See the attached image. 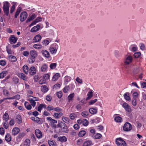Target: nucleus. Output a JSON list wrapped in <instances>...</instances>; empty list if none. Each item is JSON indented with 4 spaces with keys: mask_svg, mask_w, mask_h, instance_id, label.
<instances>
[{
    "mask_svg": "<svg viewBox=\"0 0 146 146\" xmlns=\"http://www.w3.org/2000/svg\"><path fill=\"white\" fill-rule=\"evenodd\" d=\"M57 66V64L56 63H51L50 65V68L52 69H53L55 68Z\"/></svg>",
    "mask_w": 146,
    "mask_h": 146,
    "instance_id": "nucleus-43",
    "label": "nucleus"
},
{
    "mask_svg": "<svg viewBox=\"0 0 146 146\" xmlns=\"http://www.w3.org/2000/svg\"><path fill=\"white\" fill-rule=\"evenodd\" d=\"M77 117V115L74 113H72L70 115V118L72 120L74 119Z\"/></svg>",
    "mask_w": 146,
    "mask_h": 146,
    "instance_id": "nucleus-44",
    "label": "nucleus"
},
{
    "mask_svg": "<svg viewBox=\"0 0 146 146\" xmlns=\"http://www.w3.org/2000/svg\"><path fill=\"white\" fill-rule=\"evenodd\" d=\"M74 94H72L69 95L68 97V100L69 101L71 100L74 96Z\"/></svg>",
    "mask_w": 146,
    "mask_h": 146,
    "instance_id": "nucleus-54",
    "label": "nucleus"
},
{
    "mask_svg": "<svg viewBox=\"0 0 146 146\" xmlns=\"http://www.w3.org/2000/svg\"><path fill=\"white\" fill-rule=\"evenodd\" d=\"M41 53L43 56L47 58H49L50 57V54L46 50H42Z\"/></svg>",
    "mask_w": 146,
    "mask_h": 146,
    "instance_id": "nucleus-8",
    "label": "nucleus"
},
{
    "mask_svg": "<svg viewBox=\"0 0 146 146\" xmlns=\"http://www.w3.org/2000/svg\"><path fill=\"white\" fill-rule=\"evenodd\" d=\"M48 66L46 64H43L41 68V70L42 72H45L47 69Z\"/></svg>",
    "mask_w": 146,
    "mask_h": 146,
    "instance_id": "nucleus-24",
    "label": "nucleus"
},
{
    "mask_svg": "<svg viewBox=\"0 0 146 146\" xmlns=\"http://www.w3.org/2000/svg\"><path fill=\"white\" fill-rule=\"evenodd\" d=\"M9 60L13 62H16L17 60L15 56L12 55L9 56Z\"/></svg>",
    "mask_w": 146,
    "mask_h": 146,
    "instance_id": "nucleus-27",
    "label": "nucleus"
},
{
    "mask_svg": "<svg viewBox=\"0 0 146 146\" xmlns=\"http://www.w3.org/2000/svg\"><path fill=\"white\" fill-rule=\"evenodd\" d=\"M30 143V140L28 139H27L24 143V146H29Z\"/></svg>",
    "mask_w": 146,
    "mask_h": 146,
    "instance_id": "nucleus-37",
    "label": "nucleus"
},
{
    "mask_svg": "<svg viewBox=\"0 0 146 146\" xmlns=\"http://www.w3.org/2000/svg\"><path fill=\"white\" fill-rule=\"evenodd\" d=\"M82 115L84 117H86L89 115L88 111H84L82 113Z\"/></svg>",
    "mask_w": 146,
    "mask_h": 146,
    "instance_id": "nucleus-48",
    "label": "nucleus"
},
{
    "mask_svg": "<svg viewBox=\"0 0 146 146\" xmlns=\"http://www.w3.org/2000/svg\"><path fill=\"white\" fill-rule=\"evenodd\" d=\"M86 132L85 131L82 130L80 131L78 133V136L80 137H82L85 135Z\"/></svg>",
    "mask_w": 146,
    "mask_h": 146,
    "instance_id": "nucleus-41",
    "label": "nucleus"
},
{
    "mask_svg": "<svg viewBox=\"0 0 146 146\" xmlns=\"http://www.w3.org/2000/svg\"><path fill=\"white\" fill-rule=\"evenodd\" d=\"M16 120L18 124H20L22 122V118L20 115H17L16 117Z\"/></svg>",
    "mask_w": 146,
    "mask_h": 146,
    "instance_id": "nucleus-25",
    "label": "nucleus"
},
{
    "mask_svg": "<svg viewBox=\"0 0 146 146\" xmlns=\"http://www.w3.org/2000/svg\"><path fill=\"white\" fill-rule=\"evenodd\" d=\"M42 37L40 35H37L35 36L33 40V42H39L41 39Z\"/></svg>",
    "mask_w": 146,
    "mask_h": 146,
    "instance_id": "nucleus-9",
    "label": "nucleus"
},
{
    "mask_svg": "<svg viewBox=\"0 0 146 146\" xmlns=\"http://www.w3.org/2000/svg\"><path fill=\"white\" fill-rule=\"evenodd\" d=\"M114 53L115 55L116 58H118L120 56V54L118 51L115 50Z\"/></svg>",
    "mask_w": 146,
    "mask_h": 146,
    "instance_id": "nucleus-57",
    "label": "nucleus"
},
{
    "mask_svg": "<svg viewBox=\"0 0 146 146\" xmlns=\"http://www.w3.org/2000/svg\"><path fill=\"white\" fill-rule=\"evenodd\" d=\"M57 139L58 141L62 142H65L67 141V138L64 136L58 137V138Z\"/></svg>",
    "mask_w": 146,
    "mask_h": 146,
    "instance_id": "nucleus-19",
    "label": "nucleus"
},
{
    "mask_svg": "<svg viewBox=\"0 0 146 146\" xmlns=\"http://www.w3.org/2000/svg\"><path fill=\"white\" fill-rule=\"evenodd\" d=\"M93 94L92 91L89 92L87 94L88 97L86 98V100H87L90 99L92 97Z\"/></svg>",
    "mask_w": 146,
    "mask_h": 146,
    "instance_id": "nucleus-34",
    "label": "nucleus"
},
{
    "mask_svg": "<svg viewBox=\"0 0 146 146\" xmlns=\"http://www.w3.org/2000/svg\"><path fill=\"white\" fill-rule=\"evenodd\" d=\"M59 77V74L56 73L53 76L52 78V80L54 81H55L58 79Z\"/></svg>",
    "mask_w": 146,
    "mask_h": 146,
    "instance_id": "nucleus-35",
    "label": "nucleus"
},
{
    "mask_svg": "<svg viewBox=\"0 0 146 146\" xmlns=\"http://www.w3.org/2000/svg\"><path fill=\"white\" fill-rule=\"evenodd\" d=\"M123 97L126 100L129 101H130L131 100V98L129 96V93L126 92L123 95Z\"/></svg>",
    "mask_w": 146,
    "mask_h": 146,
    "instance_id": "nucleus-22",
    "label": "nucleus"
},
{
    "mask_svg": "<svg viewBox=\"0 0 146 146\" xmlns=\"http://www.w3.org/2000/svg\"><path fill=\"white\" fill-rule=\"evenodd\" d=\"M13 80L15 84H18L19 81V79L18 78H13Z\"/></svg>",
    "mask_w": 146,
    "mask_h": 146,
    "instance_id": "nucleus-50",
    "label": "nucleus"
},
{
    "mask_svg": "<svg viewBox=\"0 0 146 146\" xmlns=\"http://www.w3.org/2000/svg\"><path fill=\"white\" fill-rule=\"evenodd\" d=\"M3 126L6 129H7L9 127V124L7 122H6L5 121V122L3 123Z\"/></svg>",
    "mask_w": 146,
    "mask_h": 146,
    "instance_id": "nucleus-59",
    "label": "nucleus"
},
{
    "mask_svg": "<svg viewBox=\"0 0 146 146\" xmlns=\"http://www.w3.org/2000/svg\"><path fill=\"white\" fill-rule=\"evenodd\" d=\"M132 129L131 125L128 122H126L125 123L123 127V130L126 131H130Z\"/></svg>",
    "mask_w": 146,
    "mask_h": 146,
    "instance_id": "nucleus-5",
    "label": "nucleus"
},
{
    "mask_svg": "<svg viewBox=\"0 0 146 146\" xmlns=\"http://www.w3.org/2000/svg\"><path fill=\"white\" fill-rule=\"evenodd\" d=\"M76 108L78 110H80L82 108V105L80 104H78L76 106Z\"/></svg>",
    "mask_w": 146,
    "mask_h": 146,
    "instance_id": "nucleus-55",
    "label": "nucleus"
},
{
    "mask_svg": "<svg viewBox=\"0 0 146 146\" xmlns=\"http://www.w3.org/2000/svg\"><path fill=\"white\" fill-rule=\"evenodd\" d=\"M48 90L47 86L44 85L42 86L41 90L44 92H46Z\"/></svg>",
    "mask_w": 146,
    "mask_h": 146,
    "instance_id": "nucleus-38",
    "label": "nucleus"
},
{
    "mask_svg": "<svg viewBox=\"0 0 146 146\" xmlns=\"http://www.w3.org/2000/svg\"><path fill=\"white\" fill-rule=\"evenodd\" d=\"M18 76L19 78L24 80L26 81L27 80L26 76L23 73H19Z\"/></svg>",
    "mask_w": 146,
    "mask_h": 146,
    "instance_id": "nucleus-17",
    "label": "nucleus"
},
{
    "mask_svg": "<svg viewBox=\"0 0 146 146\" xmlns=\"http://www.w3.org/2000/svg\"><path fill=\"white\" fill-rule=\"evenodd\" d=\"M48 144L49 146H57L56 143L53 140H50L48 141Z\"/></svg>",
    "mask_w": 146,
    "mask_h": 146,
    "instance_id": "nucleus-26",
    "label": "nucleus"
},
{
    "mask_svg": "<svg viewBox=\"0 0 146 146\" xmlns=\"http://www.w3.org/2000/svg\"><path fill=\"white\" fill-rule=\"evenodd\" d=\"M139 70V69L137 67H135L133 70V72L134 74H137Z\"/></svg>",
    "mask_w": 146,
    "mask_h": 146,
    "instance_id": "nucleus-64",
    "label": "nucleus"
},
{
    "mask_svg": "<svg viewBox=\"0 0 146 146\" xmlns=\"http://www.w3.org/2000/svg\"><path fill=\"white\" fill-rule=\"evenodd\" d=\"M15 9V5H12V7L10 9V13H12L13 11H14Z\"/></svg>",
    "mask_w": 146,
    "mask_h": 146,
    "instance_id": "nucleus-63",
    "label": "nucleus"
},
{
    "mask_svg": "<svg viewBox=\"0 0 146 146\" xmlns=\"http://www.w3.org/2000/svg\"><path fill=\"white\" fill-rule=\"evenodd\" d=\"M40 28V25H38L34 27L31 29L30 31L32 33H35L38 31Z\"/></svg>",
    "mask_w": 146,
    "mask_h": 146,
    "instance_id": "nucleus-11",
    "label": "nucleus"
},
{
    "mask_svg": "<svg viewBox=\"0 0 146 146\" xmlns=\"http://www.w3.org/2000/svg\"><path fill=\"white\" fill-rule=\"evenodd\" d=\"M25 106L26 108L28 110H30L32 108L31 106L30 105L29 103L27 102L25 103Z\"/></svg>",
    "mask_w": 146,
    "mask_h": 146,
    "instance_id": "nucleus-36",
    "label": "nucleus"
},
{
    "mask_svg": "<svg viewBox=\"0 0 146 146\" xmlns=\"http://www.w3.org/2000/svg\"><path fill=\"white\" fill-rule=\"evenodd\" d=\"M45 105L44 104H40L38 108V111L40 112H41V111L42 109L44 106Z\"/></svg>",
    "mask_w": 146,
    "mask_h": 146,
    "instance_id": "nucleus-53",
    "label": "nucleus"
},
{
    "mask_svg": "<svg viewBox=\"0 0 146 146\" xmlns=\"http://www.w3.org/2000/svg\"><path fill=\"white\" fill-rule=\"evenodd\" d=\"M46 82V81H45V80H44V79L42 78V79L40 80L39 81V83L40 84H45Z\"/></svg>",
    "mask_w": 146,
    "mask_h": 146,
    "instance_id": "nucleus-56",
    "label": "nucleus"
},
{
    "mask_svg": "<svg viewBox=\"0 0 146 146\" xmlns=\"http://www.w3.org/2000/svg\"><path fill=\"white\" fill-rule=\"evenodd\" d=\"M92 144V142L90 140H88L84 142L83 146H90Z\"/></svg>",
    "mask_w": 146,
    "mask_h": 146,
    "instance_id": "nucleus-21",
    "label": "nucleus"
},
{
    "mask_svg": "<svg viewBox=\"0 0 146 146\" xmlns=\"http://www.w3.org/2000/svg\"><path fill=\"white\" fill-rule=\"evenodd\" d=\"M31 56L36 58L38 56L37 52L34 50H31L30 51Z\"/></svg>",
    "mask_w": 146,
    "mask_h": 146,
    "instance_id": "nucleus-16",
    "label": "nucleus"
},
{
    "mask_svg": "<svg viewBox=\"0 0 146 146\" xmlns=\"http://www.w3.org/2000/svg\"><path fill=\"white\" fill-rule=\"evenodd\" d=\"M132 58L131 56H129L126 58L125 61V63L126 64H129L132 61Z\"/></svg>",
    "mask_w": 146,
    "mask_h": 146,
    "instance_id": "nucleus-12",
    "label": "nucleus"
},
{
    "mask_svg": "<svg viewBox=\"0 0 146 146\" xmlns=\"http://www.w3.org/2000/svg\"><path fill=\"white\" fill-rule=\"evenodd\" d=\"M102 135L101 134L99 133H94L92 136L95 139H99L100 138Z\"/></svg>",
    "mask_w": 146,
    "mask_h": 146,
    "instance_id": "nucleus-31",
    "label": "nucleus"
},
{
    "mask_svg": "<svg viewBox=\"0 0 146 146\" xmlns=\"http://www.w3.org/2000/svg\"><path fill=\"white\" fill-rule=\"evenodd\" d=\"M122 107L124 108L125 111L128 112H130L131 109L130 106L127 103L124 102L122 104Z\"/></svg>",
    "mask_w": 146,
    "mask_h": 146,
    "instance_id": "nucleus-4",
    "label": "nucleus"
},
{
    "mask_svg": "<svg viewBox=\"0 0 146 146\" xmlns=\"http://www.w3.org/2000/svg\"><path fill=\"white\" fill-rule=\"evenodd\" d=\"M28 16L27 13L25 11L22 12L20 14V19L21 22H23L25 21L27 18Z\"/></svg>",
    "mask_w": 146,
    "mask_h": 146,
    "instance_id": "nucleus-3",
    "label": "nucleus"
},
{
    "mask_svg": "<svg viewBox=\"0 0 146 146\" xmlns=\"http://www.w3.org/2000/svg\"><path fill=\"white\" fill-rule=\"evenodd\" d=\"M76 81L79 84H82V80L80 79L79 77H77L76 79Z\"/></svg>",
    "mask_w": 146,
    "mask_h": 146,
    "instance_id": "nucleus-60",
    "label": "nucleus"
},
{
    "mask_svg": "<svg viewBox=\"0 0 146 146\" xmlns=\"http://www.w3.org/2000/svg\"><path fill=\"white\" fill-rule=\"evenodd\" d=\"M8 72L7 71H4L0 73V78H3L5 76H6Z\"/></svg>",
    "mask_w": 146,
    "mask_h": 146,
    "instance_id": "nucleus-23",
    "label": "nucleus"
},
{
    "mask_svg": "<svg viewBox=\"0 0 146 146\" xmlns=\"http://www.w3.org/2000/svg\"><path fill=\"white\" fill-rule=\"evenodd\" d=\"M89 111L90 113L95 114L97 113L98 109L97 108H91L89 109Z\"/></svg>",
    "mask_w": 146,
    "mask_h": 146,
    "instance_id": "nucleus-15",
    "label": "nucleus"
},
{
    "mask_svg": "<svg viewBox=\"0 0 146 146\" xmlns=\"http://www.w3.org/2000/svg\"><path fill=\"white\" fill-rule=\"evenodd\" d=\"M23 72L26 74L29 73V68L26 65H24L23 67Z\"/></svg>",
    "mask_w": 146,
    "mask_h": 146,
    "instance_id": "nucleus-18",
    "label": "nucleus"
},
{
    "mask_svg": "<svg viewBox=\"0 0 146 146\" xmlns=\"http://www.w3.org/2000/svg\"><path fill=\"white\" fill-rule=\"evenodd\" d=\"M70 80V78L68 76L65 77L64 83L66 85L67 83Z\"/></svg>",
    "mask_w": 146,
    "mask_h": 146,
    "instance_id": "nucleus-45",
    "label": "nucleus"
},
{
    "mask_svg": "<svg viewBox=\"0 0 146 146\" xmlns=\"http://www.w3.org/2000/svg\"><path fill=\"white\" fill-rule=\"evenodd\" d=\"M42 43L43 45L46 46L48 44L49 42L48 40H44L42 41Z\"/></svg>",
    "mask_w": 146,
    "mask_h": 146,
    "instance_id": "nucleus-46",
    "label": "nucleus"
},
{
    "mask_svg": "<svg viewBox=\"0 0 146 146\" xmlns=\"http://www.w3.org/2000/svg\"><path fill=\"white\" fill-rule=\"evenodd\" d=\"M63 115V114L62 112H57L55 113L54 114V116L56 118H58Z\"/></svg>",
    "mask_w": 146,
    "mask_h": 146,
    "instance_id": "nucleus-29",
    "label": "nucleus"
},
{
    "mask_svg": "<svg viewBox=\"0 0 146 146\" xmlns=\"http://www.w3.org/2000/svg\"><path fill=\"white\" fill-rule=\"evenodd\" d=\"M11 137L9 133H7L5 137V140L8 142H9L11 140Z\"/></svg>",
    "mask_w": 146,
    "mask_h": 146,
    "instance_id": "nucleus-32",
    "label": "nucleus"
},
{
    "mask_svg": "<svg viewBox=\"0 0 146 146\" xmlns=\"http://www.w3.org/2000/svg\"><path fill=\"white\" fill-rule=\"evenodd\" d=\"M56 95L58 98H60L62 97V92L60 91L57 92Z\"/></svg>",
    "mask_w": 146,
    "mask_h": 146,
    "instance_id": "nucleus-62",
    "label": "nucleus"
},
{
    "mask_svg": "<svg viewBox=\"0 0 146 146\" xmlns=\"http://www.w3.org/2000/svg\"><path fill=\"white\" fill-rule=\"evenodd\" d=\"M10 5V3L8 1H5L3 2V11L5 14L7 16L8 15L9 13Z\"/></svg>",
    "mask_w": 146,
    "mask_h": 146,
    "instance_id": "nucleus-1",
    "label": "nucleus"
},
{
    "mask_svg": "<svg viewBox=\"0 0 146 146\" xmlns=\"http://www.w3.org/2000/svg\"><path fill=\"white\" fill-rule=\"evenodd\" d=\"M114 120L117 122H120L121 121L122 118L119 116H116L115 117Z\"/></svg>",
    "mask_w": 146,
    "mask_h": 146,
    "instance_id": "nucleus-42",
    "label": "nucleus"
},
{
    "mask_svg": "<svg viewBox=\"0 0 146 146\" xmlns=\"http://www.w3.org/2000/svg\"><path fill=\"white\" fill-rule=\"evenodd\" d=\"M35 58H36L33 57H32L31 56L28 59V61L29 63L30 64L34 63L35 60Z\"/></svg>",
    "mask_w": 146,
    "mask_h": 146,
    "instance_id": "nucleus-40",
    "label": "nucleus"
},
{
    "mask_svg": "<svg viewBox=\"0 0 146 146\" xmlns=\"http://www.w3.org/2000/svg\"><path fill=\"white\" fill-rule=\"evenodd\" d=\"M9 115L8 113H5L3 116V119L5 121L7 122L9 119Z\"/></svg>",
    "mask_w": 146,
    "mask_h": 146,
    "instance_id": "nucleus-30",
    "label": "nucleus"
},
{
    "mask_svg": "<svg viewBox=\"0 0 146 146\" xmlns=\"http://www.w3.org/2000/svg\"><path fill=\"white\" fill-rule=\"evenodd\" d=\"M88 122L86 119H84L82 120V124L83 125L86 126L88 125Z\"/></svg>",
    "mask_w": 146,
    "mask_h": 146,
    "instance_id": "nucleus-47",
    "label": "nucleus"
},
{
    "mask_svg": "<svg viewBox=\"0 0 146 146\" xmlns=\"http://www.w3.org/2000/svg\"><path fill=\"white\" fill-rule=\"evenodd\" d=\"M36 71L35 67L32 66L30 69V73L31 75L33 76L36 74Z\"/></svg>",
    "mask_w": 146,
    "mask_h": 146,
    "instance_id": "nucleus-13",
    "label": "nucleus"
},
{
    "mask_svg": "<svg viewBox=\"0 0 146 146\" xmlns=\"http://www.w3.org/2000/svg\"><path fill=\"white\" fill-rule=\"evenodd\" d=\"M35 135L36 137L38 138H40L42 135L41 131L38 129H36L35 131Z\"/></svg>",
    "mask_w": 146,
    "mask_h": 146,
    "instance_id": "nucleus-14",
    "label": "nucleus"
},
{
    "mask_svg": "<svg viewBox=\"0 0 146 146\" xmlns=\"http://www.w3.org/2000/svg\"><path fill=\"white\" fill-rule=\"evenodd\" d=\"M37 15L35 13H32L29 16L28 19L26 21V23L29 22L30 21L34 19L36 17Z\"/></svg>",
    "mask_w": 146,
    "mask_h": 146,
    "instance_id": "nucleus-6",
    "label": "nucleus"
},
{
    "mask_svg": "<svg viewBox=\"0 0 146 146\" xmlns=\"http://www.w3.org/2000/svg\"><path fill=\"white\" fill-rule=\"evenodd\" d=\"M6 63V62L5 60H0V65L4 66H5Z\"/></svg>",
    "mask_w": 146,
    "mask_h": 146,
    "instance_id": "nucleus-61",
    "label": "nucleus"
},
{
    "mask_svg": "<svg viewBox=\"0 0 146 146\" xmlns=\"http://www.w3.org/2000/svg\"><path fill=\"white\" fill-rule=\"evenodd\" d=\"M49 75L48 74H46L44 75L43 77V78L46 81V80H48L49 79Z\"/></svg>",
    "mask_w": 146,
    "mask_h": 146,
    "instance_id": "nucleus-52",
    "label": "nucleus"
},
{
    "mask_svg": "<svg viewBox=\"0 0 146 146\" xmlns=\"http://www.w3.org/2000/svg\"><path fill=\"white\" fill-rule=\"evenodd\" d=\"M29 100L30 101V103L31 105L33 107H34L36 105V103L32 98L29 99Z\"/></svg>",
    "mask_w": 146,
    "mask_h": 146,
    "instance_id": "nucleus-51",
    "label": "nucleus"
},
{
    "mask_svg": "<svg viewBox=\"0 0 146 146\" xmlns=\"http://www.w3.org/2000/svg\"><path fill=\"white\" fill-rule=\"evenodd\" d=\"M57 125L58 127L61 128L62 132L66 133H68V127L65 123L63 122H61L58 123Z\"/></svg>",
    "mask_w": 146,
    "mask_h": 146,
    "instance_id": "nucleus-2",
    "label": "nucleus"
},
{
    "mask_svg": "<svg viewBox=\"0 0 146 146\" xmlns=\"http://www.w3.org/2000/svg\"><path fill=\"white\" fill-rule=\"evenodd\" d=\"M33 47L36 49L39 50L41 49L42 46L41 44H34Z\"/></svg>",
    "mask_w": 146,
    "mask_h": 146,
    "instance_id": "nucleus-28",
    "label": "nucleus"
},
{
    "mask_svg": "<svg viewBox=\"0 0 146 146\" xmlns=\"http://www.w3.org/2000/svg\"><path fill=\"white\" fill-rule=\"evenodd\" d=\"M62 119L63 122L66 123H69L70 119L67 117L64 116L62 117Z\"/></svg>",
    "mask_w": 146,
    "mask_h": 146,
    "instance_id": "nucleus-33",
    "label": "nucleus"
},
{
    "mask_svg": "<svg viewBox=\"0 0 146 146\" xmlns=\"http://www.w3.org/2000/svg\"><path fill=\"white\" fill-rule=\"evenodd\" d=\"M42 21V18L40 17H38L35 19L29 25V27H31L35 25L39 22Z\"/></svg>",
    "mask_w": 146,
    "mask_h": 146,
    "instance_id": "nucleus-7",
    "label": "nucleus"
},
{
    "mask_svg": "<svg viewBox=\"0 0 146 146\" xmlns=\"http://www.w3.org/2000/svg\"><path fill=\"white\" fill-rule=\"evenodd\" d=\"M20 129L17 127L14 128L12 131L11 133L14 136L17 135L19 132Z\"/></svg>",
    "mask_w": 146,
    "mask_h": 146,
    "instance_id": "nucleus-10",
    "label": "nucleus"
},
{
    "mask_svg": "<svg viewBox=\"0 0 146 146\" xmlns=\"http://www.w3.org/2000/svg\"><path fill=\"white\" fill-rule=\"evenodd\" d=\"M97 101V99H95L94 100H91L89 102V104L90 105L93 104L96 102Z\"/></svg>",
    "mask_w": 146,
    "mask_h": 146,
    "instance_id": "nucleus-58",
    "label": "nucleus"
},
{
    "mask_svg": "<svg viewBox=\"0 0 146 146\" xmlns=\"http://www.w3.org/2000/svg\"><path fill=\"white\" fill-rule=\"evenodd\" d=\"M49 50L50 52L52 54H55L57 52V49H55L53 47H50L49 48Z\"/></svg>",
    "mask_w": 146,
    "mask_h": 146,
    "instance_id": "nucleus-20",
    "label": "nucleus"
},
{
    "mask_svg": "<svg viewBox=\"0 0 146 146\" xmlns=\"http://www.w3.org/2000/svg\"><path fill=\"white\" fill-rule=\"evenodd\" d=\"M70 87L69 86H67L65 87L63 89V92L64 93L68 92L70 90Z\"/></svg>",
    "mask_w": 146,
    "mask_h": 146,
    "instance_id": "nucleus-49",
    "label": "nucleus"
},
{
    "mask_svg": "<svg viewBox=\"0 0 146 146\" xmlns=\"http://www.w3.org/2000/svg\"><path fill=\"white\" fill-rule=\"evenodd\" d=\"M17 38H15L14 35L11 36L10 38V41L13 43H15L17 42Z\"/></svg>",
    "mask_w": 146,
    "mask_h": 146,
    "instance_id": "nucleus-39",
    "label": "nucleus"
}]
</instances>
